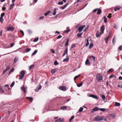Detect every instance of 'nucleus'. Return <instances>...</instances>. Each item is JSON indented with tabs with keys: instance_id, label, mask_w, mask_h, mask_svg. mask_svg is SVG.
I'll use <instances>...</instances> for the list:
<instances>
[{
	"instance_id": "29",
	"label": "nucleus",
	"mask_w": 122,
	"mask_h": 122,
	"mask_svg": "<svg viewBox=\"0 0 122 122\" xmlns=\"http://www.w3.org/2000/svg\"><path fill=\"white\" fill-rule=\"evenodd\" d=\"M82 34V33H78L77 34V36L78 38H81V35Z\"/></svg>"
},
{
	"instance_id": "16",
	"label": "nucleus",
	"mask_w": 122,
	"mask_h": 122,
	"mask_svg": "<svg viewBox=\"0 0 122 122\" xmlns=\"http://www.w3.org/2000/svg\"><path fill=\"white\" fill-rule=\"evenodd\" d=\"M90 64V61L89 60L87 59L85 61V64L86 65H89Z\"/></svg>"
},
{
	"instance_id": "42",
	"label": "nucleus",
	"mask_w": 122,
	"mask_h": 122,
	"mask_svg": "<svg viewBox=\"0 0 122 122\" xmlns=\"http://www.w3.org/2000/svg\"><path fill=\"white\" fill-rule=\"evenodd\" d=\"M99 110H100L101 111H103V112H104L106 111V109L105 108H99Z\"/></svg>"
},
{
	"instance_id": "6",
	"label": "nucleus",
	"mask_w": 122,
	"mask_h": 122,
	"mask_svg": "<svg viewBox=\"0 0 122 122\" xmlns=\"http://www.w3.org/2000/svg\"><path fill=\"white\" fill-rule=\"evenodd\" d=\"M63 119L59 118L58 119L56 120L55 121V122H63Z\"/></svg>"
},
{
	"instance_id": "33",
	"label": "nucleus",
	"mask_w": 122,
	"mask_h": 122,
	"mask_svg": "<svg viewBox=\"0 0 122 122\" xmlns=\"http://www.w3.org/2000/svg\"><path fill=\"white\" fill-rule=\"evenodd\" d=\"M115 106H119L120 105V104L119 103L117 102H115Z\"/></svg>"
},
{
	"instance_id": "19",
	"label": "nucleus",
	"mask_w": 122,
	"mask_h": 122,
	"mask_svg": "<svg viewBox=\"0 0 122 122\" xmlns=\"http://www.w3.org/2000/svg\"><path fill=\"white\" fill-rule=\"evenodd\" d=\"M67 30L65 31V33H68L70 31V30L69 28V27H67L66 28Z\"/></svg>"
},
{
	"instance_id": "13",
	"label": "nucleus",
	"mask_w": 122,
	"mask_h": 122,
	"mask_svg": "<svg viewBox=\"0 0 122 122\" xmlns=\"http://www.w3.org/2000/svg\"><path fill=\"white\" fill-rule=\"evenodd\" d=\"M105 29L104 26V25H103L101 26L100 28V30L102 32V33H103Z\"/></svg>"
},
{
	"instance_id": "43",
	"label": "nucleus",
	"mask_w": 122,
	"mask_h": 122,
	"mask_svg": "<svg viewBox=\"0 0 122 122\" xmlns=\"http://www.w3.org/2000/svg\"><path fill=\"white\" fill-rule=\"evenodd\" d=\"M38 40L39 38L38 37L36 38L33 41L34 42H36Z\"/></svg>"
},
{
	"instance_id": "62",
	"label": "nucleus",
	"mask_w": 122,
	"mask_h": 122,
	"mask_svg": "<svg viewBox=\"0 0 122 122\" xmlns=\"http://www.w3.org/2000/svg\"><path fill=\"white\" fill-rule=\"evenodd\" d=\"M108 40L109 39H108V38H105V42L106 43H107V42Z\"/></svg>"
},
{
	"instance_id": "25",
	"label": "nucleus",
	"mask_w": 122,
	"mask_h": 122,
	"mask_svg": "<svg viewBox=\"0 0 122 122\" xmlns=\"http://www.w3.org/2000/svg\"><path fill=\"white\" fill-rule=\"evenodd\" d=\"M21 90L24 92H26V89L25 87L24 86L22 87L21 88Z\"/></svg>"
},
{
	"instance_id": "60",
	"label": "nucleus",
	"mask_w": 122,
	"mask_h": 122,
	"mask_svg": "<svg viewBox=\"0 0 122 122\" xmlns=\"http://www.w3.org/2000/svg\"><path fill=\"white\" fill-rule=\"evenodd\" d=\"M119 49V50L121 51L122 50V45H121L118 48Z\"/></svg>"
},
{
	"instance_id": "57",
	"label": "nucleus",
	"mask_w": 122,
	"mask_h": 122,
	"mask_svg": "<svg viewBox=\"0 0 122 122\" xmlns=\"http://www.w3.org/2000/svg\"><path fill=\"white\" fill-rule=\"evenodd\" d=\"M112 14L111 13L109 14L107 16V17L109 18H110L112 17Z\"/></svg>"
},
{
	"instance_id": "34",
	"label": "nucleus",
	"mask_w": 122,
	"mask_h": 122,
	"mask_svg": "<svg viewBox=\"0 0 122 122\" xmlns=\"http://www.w3.org/2000/svg\"><path fill=\"white\" fill-rule=\"evenodd\" d=\"M14 5V3H13L10 5V10H11L12 8H13V7Z\"/></svg>"
},
{
	"instance_id": "37",
	"label": "nucleus",
	"mask_w": 122,
	"mask_h": 122,
	"mask_svg": "<svg viewBox=\"0 0 122 122\" xmlns=\"http://www.w3.org/2000/svg\"><path fill=\"white\" fill-rule=\"evenodd\" d=\"M82 84H83V82H81L80 84H77V86L78 87H80V86H82Z\"/></svg>"
},
{
	"instance_id": "49",
	"label": "nucleus",
	"mask_w": 122,
	"mask_h": 122,
	"mask_svg": "<svg viewBox=\"0 0 122 122\" xmlns=\"http://www.w3.org/2000/svg\"><path fill=\"white\" fill-rule=\"evenodd\" d=\"M80 76V75H79L78 76H75L74 78V80H75L78 77H79Z\"/></svg>"
},
{
	"instance_id": "63",
	"label": "nucleus",
	"mask_w": 122,
	"mask_h": 122,
	"mask_svg": "<svg viewBox=\"0 0 122 122\" xmlns=\"http://www.w3.org/2000/svg\"><path fill=\"white\" fill-rule=\"evenodd\" d=\"M51 52L53 53H55V51L53 49H51Z\"/></svg>"
},
{
	"instance_id": "35",
	"label": "nucleus",
	"mask_w": 122,
	"mask_h": 122,
	"mask_svg": "<svg viewBox=\"0 0 122 122\" xmlns=\"http://www.w3.org/2000/svg\"><path fill=\"white\" fill-rule=\"evenodd\" d=\"M10 66H6V68L5 70L6 71H7L8 70H9V69H10Z\"/></svg>"
},
{
	"instance_id": "30",
	"label": "nucleus",
	"mask_w": 122,
	"mask_h": 122,
	"mask_svg": "<svg viewBox=\"0 0 122 122\" xmlns=\"http://www.w3.org/2000/svg\"><path fill=\"white\" fill-rule=\"evenodd\" d=\"M56 10H58V9L57 8H55L54 9V13H53V14L54 15H55L56 14Z\"/></svg>"
},
{
	"instance_id": "54",
	"label": "nucleus",
	"mask_w": 122,
	"mask_h": 122,
	"mask_svg": "<svg viewBox=\"0 0 122 122\" xmlns=\"http://www.w3.org/2000/svg\"><path fill=\"white\" fill-rule=\"evenodd\" d=\"M15 45V44L14 43H11L10 44V46H11L10 47H8L9 48H11L12 47Z\"/></svg>"
},
{
	"instance_id": "44",
	"label": "nucleus",
	"mask_w": 122,
	"mask_h": 122,
	"mask_svg": "<svg viewBox=\"0 0 122 122\" xmlns=\"http://www.w3.org/2000/svg\"><path fill=\"white\" fill-rule=\"evenodd\" d=\"M3 18L0 17V21L2 23H3Z\"/></svg>"
},
{
	"instance_id": "56",
	"label": "nucleus",
	"mask_w": 122,
	"mask_h": 122,
	"mask_svg": "<svg viewBox=\"0 0 122 122\" xmlns=\"http://www.w3.org/2000/svg\"><path fill=\"white\" fill-rule=\"evenodd\" d=\"M76 47V45L75 44H74L72 45V46H71V49H72L74 47Z\"/></svg>"
},
{
	"instance_id": "58",
	"label": "nucleus",
	"mask_w": 122,
	"mask_h": 122,
	"mask_svg": "<svg viewBox=\"0 0 122 122\" xmlns=\"http://www.w3.org/2000/svg\"><path fill=\"white\" fill-rule=\"evenodd\" d=\"M115 117V116L114 114H112L111 115V117L113 118H114Z\"/></svg>"
},
{
	"instance_id": "22",
	"label": "nucleus",
	"mask_w": 122,
	"mask_h": 122,
	"mask_svg": "<svg viewBox=\"0 0 122 122\" xmlns=\"http://www.w3.org/2000/svg\"><path fill=\"white\" fill-rule=\"evenodd\" d=\"M114 71V69L113 68H112L109 69L107 71V73H109L112 72Z\"/></svg>"
},
{
	"instance_id": "10",
	"label": "nucleus",
	"mask_w": 122,
	"mask_h": 122,
	"mask_svg": "<svg viewBox=\"0 0 122 122\" xmlns=\"http://www.w3.org/2000/svg\"><path fill=\"white\" fill-rule=\"evenodd\" d=\"M89 96L90 97H91L92 98H94L95 99H97L98 98L95 95H92V94H91L90 95H89Z\"/></svg>"
},
{
	"instance_id": "41",
	"label": "nucleus",
	"mask_w": 122,
	"mask_h": 122,
	"mask_svg": "<svg viewBox=\"0 0 122 122\" xmlns=\"http://www.w3.org/2000/svg\"><path fill=\"white\" fill-rule=\"evenodd\" d=\"M86 41L87 43L86 44V47H87L89 45V42L88 39H87L86 40Z\"/></svg>"
},
{
	"instance_id": "53",
	"label": "nucleus",
	"mask_w": 122,
	"mask_h": 122,
	"mask_svg": "<svg viewBox=\"0 0 122 122\" xmlns=\"http://www.w3.org/2000/svg\"><path fill=\"white\" fill-rule=\"evenodd\" d=\"M20 32L21 33V34H22L23 35V36H22V37H23L24 35V33L23 31L21 30H20Z\"/></svg>"
},
{
	"instance_id": "15",
	"label": "nucleus",
	"mask_w": 122,
	"mask_h": 122,
	"mask_svg": "<svg viewBox=\"0 0 122 122\" xmlns=\"http://www.w3.org/2000/svg\"><path fill=\"white\" fill-rule=\"evenodd\" d=\"M120 9V7L118 6H116L114 8V10L115 11H116L117 10H119Z\"/></svg>"
},
{
	"instance_id": "3",
	"label": "nucleus",
	"mask_w": 122,
	"mask_h": 122,
	"mask_svg": "<svg viewBox=\"0 0 122 122\" xmlns=\"http://www.w3.org/2000/svg\"><path fill=\"white\" fill-rule=\"evenodd\" d=\"M85 25H83L82 26H80L79 27L78 29V32H81L83 28L85 27Z\"/></svg>"
},
{
	"instance_id": "28",
	"label": "nucleus",
	"mask_w": 122,
	"mask_h": 122,
	"mask_svg": "<svg viewBox=\"0 0 122 122\" xmlns=\"http://www.w3.org/2000/svg\"><path fill=\"white\" fill-rule=\"evenodd\" d=\"M93 46V43H90V45L89 46V48L90 49H91L92 48Z\"/></svg>"
},
{
	"instance_id": "47",
	"label": "nucleus",
	"mask_w": 122,
	"mask_h": 122,
	"mask_svg": "<svg viewBox=\"0 0 122 122\" xmlns=\"http://www.w3.org/2000/svg\"><path fill=\"white\" fill-rule=\"evenodd\" d=\"M54 64L55 65H57L58 64V62H57V61L56 60L54 62Z\"/></svg>"
},
{
	"instance_id": "9",
	"label": "nucleus",
	"mask_w": 122,
	"mask_h": 122,
	"mask_svg": "<svg viewBox=\"0 0 122 122\" xmlns=\"http://www.w3.org/2000/svg\"><path fill=\"white\" fill-rule=\"evenodd\" d=\"M101 32L99 31H97L96 34V36L97 37H98L101 36Z\"/></svg>"
},
{
	"instance_id": "2",
	"label": "nucleus",
	"mask_w": 122,
	"mask_h": 122,
	"mask_svg": "<svg viewBox=\"0 0 122 122\" xmlns=\"http://www.w3.org/2000/svg\"><path fill=\"white\" fill-rule=\"evenodd\" d=\"M103 119L102 117H96L94 119V121H101Z\"/></svg>"
},
{
	"instance_id": "45",
	"label": "nucleus",
	"mask_w": 122,
	"mask_h": 122,
	"mask_svg": "<svg viewBox=\"0 0 122 122\" xmlns=\"http://www.w3.org/2000/svg\"><path fill=\"white\" fill-rule=\"evenodd\" d=\"M101 97L103 99H105V96L103 95H101Z\"/></svg>"
},
{
	"instance_id": "59",
	"label": "nucleus",
	"mask_w": 122,
	"mask_h": 122,
	"mask_svg": "<svg viewBox=\"0 0 122 122\" xmlns=\"http://www.w3.org/2000/svg\"><path fill=\"white\" fill-rule=\"evenodd\" d=\"M24 76H23L22 75H20V76L19 77V79L20 80H21L23 78Z\"/></svg>"
},
{
	"instance_id": "38",
	"label": "nucleus",
	"mask_w": 122,
	"mask_h": 122,
	"mask_svg": "<svg viewBox=\"0 0 122 122\" xmlns=\"http://www.w3.org/2000/svg\"><path fill=\"white\" fill-rule=\"evenodd\" d=\"M37 50H35L33 52L32 54V56H33L34 55H35L37 52Z\"/></svg>"
},
{
	"instance_id": "24",
	"label": "nucleus",
	"mask_w": 122,
	"mask_h": 122,
	"mask_svg": "<svg viewBox=\"0 0 122 122\" xmlns=\"http://www.w3.org/2000/svg\"><path fill=\"white\" fill-rule=\"evenodd\" d=\"M26 98L29 100L30 102H31L32 101V98L31 97H26Z\"/></svg>"
},
{
	"instance_id": "12",
	"label": "nucleus",
	"mask_w": 122,
	"mask_h": 122,
	"mask_svg": "<svg viewBox=\"0 0 122 122\" xmlns=\"http://www.w3.org/2000/svg\"><path fill=\"white\" fill-rule=\"evenodd\" d=\"M68 48L67 47L65 50L64 52L63 55L62 56H65L66 54H67L68 52Z\"/></svg>"
},
{
	"instance_id": "61",
	"label": "nucleus",
	"mask_w": 122,
	"mask_h": 122,
	"mask_svg": "<svg viewBox=\"0 0 122 122\" xmlns=\"http://www.w3.org/2000/svg\"><path fill=\"white\" fill-rule=\"evenodd\" d=\"M114 27L115 29H117V26L115 24H114Z\"/></svg>"
},
{
	"instance_id": "18",
	"label": "nucleus",
	"mask_w": 122,
	"mask_h": 122,
	"mask_svg": "<svg viewBox=\"0 0 122 122\" xmlns=\"http://www.w3.org/2000/svg\"><path fill=\"white\" fill-rule=\"evenodd\" d=\"M4 92V91L3 90L2 88L0 85V92L1 93H3Z\"/></svg>"
},
{
	"instance_id": "17",
	"label": "nucleus",
	"mask_w": 122,
	"mask_h": 122,
	"mask_svg": "<svg viewBox=\"0 0 122 122\" xmlns=\"http://www.w3.org/2000/svg\"><path fill=\"white\" fill-rule=\"evenodd\" d=\"M68 5V3L66 4L65 5L61 7V8L62 9H64Z\"/></svg>"
},
{
	"instance_id": "64",
	"label": "nucleus",
	"mask_w": 122,
	"mask_h": 122,
	"mask_svg": "<svg viewBox=\"0 0 122 122\" xmlns=\"http://www.w3.org/2000/svg\"><path fill=\"white\" fill-rule=\"evenodd\" d=\"M62 37V36H61V35H59L57 37V38L58 39H59L60 38H61Z\"/></svg>"
},
{
	"instance_id": "48",
	"label": "nucleus",
	"mask_w": 122,
	"mask_h": 122,
	"mask_svg": "<svg viewBox=\"0 0 122 122\" xmlns=\"http://www.w3.org/2000/svg\"><path fill=\"white\" fill-rule=\"evenodd\" d=\"M34 67V66L33 65H32L30 66L29 67V70H31L32 69V68Z\"/></svg>"
},
{
	"instance_id": "23",
	"label": "nucleus",
	"mask_w": 122,
	"mask_h": 122,
	"mask_svg": "<svg viewBox=\"0 0 122 122\" xmlns=\"http://www.w3.org/2000/svg\"><path fill=\"white\" fill-rule=\"evenodd\" d=\"M31 50V49L30 48H27L25 50V52L26 53L30 51Z\"/></svg>"
},
{
	"instance_id": "40",
	"label": "nucleus",
	"mask_w": 122,
	"mask_h": 122,
	"mask_svg": "<svg viewBox=\"0 0 122 122\" xmlns=\"http://www.w3.org/2000/svg\"><path fill=\"white\" fill-rule=\"evenodd\" d=\"M18 58L17 57H15L14 60V63L18 61Z\"/></svg>"
},
{
	"instance_id": "5",
	"label": "nucleus",
	"mask_w": 122,
	"mask_h": 122,
	"mask_svg": "<svg viewBox=\"0 0 122 122\" xmlns=\"http://www.w3.org/2000/svg\"><path fill=\"white\" fill-rule=\"evenodd\" d=\"M99 109V108L97 107H96L94 108L92 110L91 112L92 113H93L94 112L96 111H98Z\"/></svg>"
},
{
	"instance_id": "36",
	"label": "nucleus",
	"mask_w": 122,
	"mask_h": 122,
	"mask_svg": "<svg viewBox=\"0 0 122 122\" xmlns=\"http://www.w3.org/2000/svg\"><path fill=\"white\" fill-rule=\"evenodd\" d=\"M83 108L82 107H80L79 108L78 112H81L83 111Z\"/></svg>"
},
{
	"instance_id": "26",
	"label": "nucleus",
	"mask_w": 122,
	"mask_h": 122,
	"mask_svg": "<svg viewBox=\"0 0 122 122\" xmlns=\"http://www.w3.org/2000/svg\"><path fill=\"white\" fill-rule=\"evenodd\" d=\"M20 74L21 75L24 76L25 74V71H22L20 72Z\"/></svg>"
},
{
	"instance_id": "55",
	"label": "nucleus",
	"mask_w": 122,
	"mask_h": 122,
	"mask_svg": "<svg viewBox=\"0 0 122 122\" xmlns=\"http://www.w3.org/2000/svg\"><path fill=\"white\" fill-rule=\"evenodd\" d=\"M5 13H2L0 15V17L3 18V16L5 15Z\"/></svg>"
},
{
	"instance_id": "46",
	"label": "nucleus",
	"mask_w": 122,
	"mask_h": 122,
	"mask_svg": "<svg viewBox=\"0 0 122 122\" xmlns=\"http://www.w3.org/2000/svg\"><path fill=\"white\" fill-rule=\"evenodd\" d=\"M63 3V1H61L59 2H58V4L60 5H62Z\"/></svg>"
},
{
	"instance_id": "8",
	"label": "nucleus",
	"mask_w": 122,
	"mask_h": 122,
	"mask_svg": "<svg viewBox=\"0 0 122 122\" xmlns=\"http://www.w3.org/2000/svg\"><path fill=\"white\" fill-rule=\"evenodd\" d=\"M90 58L91 61L94 62L95 61V57L93 56H90Z\"/></svg>"
},
{
	"instance_id": "7",
	"label": "nucleus",
	"mask_w": 122,
	"mask_h": 122,
	"mask_svg": "<svg viewBox=\"0 0 122 122\" xmlns=\"http://www.w3.org/2000/svg\"><path fill=\"white\" fill-rule=\"evenodd\" d=\"M41 88V86L40 84H39L37 87L36 88L35 90V92H37L40 90Z\"/></svg>"
},
{
	"instance_id": "11",
	"label": "nucleus",
	"mask_w": 122,
	"mask_h": 122,
	"mask_svg": "<svg viewBox=\"0 0 122 122\" xmlns=\"http://www.w3.org/2000/svg\"><path fill=\"white\" fill-rule=\"evenodd\" d=\"M14 28L12 26L10 27L7 29L8 31H12L14 30Z\"/></svg>"
},
{
	"instance_id": "51",
	"label": "nucleus",
	"mask_w": 122,
	"mask_h": 122,
	"mask_svg": "<svg viewBox=\"0 0 122 122\" xmlns=\"http://www.w3.org/2000/svg\"><path fill=\"white\" fill-rule=\"evenodd\" d=\"M103 18H104V22L105 23H106L107 22V18L105 16H104L103 17Z\"/></svg>"
},
{
	"instance_id": "50",
	"label": "nucleus",
	"mask_w": 122,
	"mask_h": 122,
	"mask_svg": "<svg viewBox=\"0 0 122 122\" xmlns=\"http://www.w3.org/2000/svg\"><path fill=\"white\" fill-rule=\"evenodd\" d=\"M74 118V116H72L71 117V118L70 119L69 122H71V120L73 119Z\"/></svg>"
},
{
	"instance_id": "52",
	"label": "nucleus",
	"mask_w": 122,
	"mask_h": 122,
	"mask_svg": "<svg viewBox=\"0 0 122 122\" xmlns=\"http://www.w3.org/2000/svg\"><path fill=\"white\" fill-rule=\"evenodd\" d=\"M15 82L13 81L12 83L10 85V86H11V87H13L15 84Z\"/></svg>"
},
{
	"instance_id": "14",
	"label": "nucleus",
	"mask_w": 122,
	"mask_h": 122,
	"mask_svg": "<svg viewBox=\"0 0 122 122\" xmlns=\"http://www.w3.org/2000/svg\"><path fill=\"white\" fill-rule=\"evenodd\" d=\"M58 70V69L57 68H56L54 69H52L51 70V73L52 74H54L55 72Z\"/></svg>"
},
{
	"instance_id": "20",
	"label": "nucleus",
	"mask_w": 122,
	"mask_h": 122,
	"mask_svg": "<svg viewBox=\"0 0 122 122\" xmlns=\"http://www.w3.org/2000/svg\"><path fill=\"white\" fill-rule=\"evenodd\" d=\"M67 108V106H63L61 107V109L64 110Z\"/></svg>"
},
{
	"instance_id": "39",
	"label": "nucleus",
	"mask_w": 122,
	"mask_h": 122,
	"mask_svg": "<svg viewBox=\"0 0 122 122\" xmlns=\"http://www.w3.org/2000/svg\"><path fill=\"white\" fill-rule=\"evenodd\" d=\"M51 12V11H48L47 12L45 13L44 14L45 15V16H46L48 14L50 13Z\"/></svg>"
},
{
	"instance_id": "31",
	"label": "nucleus",
	"mask_w": 122,
	"mask_h": 122,
	"mask_svg": "<svg viewBox=\"0 0 122 122\" xmlns=\"http://www.w3.org/2000/svg\"><path fill=\"white\" fill-rule=\"evenodd\" d=\"M69 39H67V41L65 43V46H67L68 45V42L69 41Z\"/></svg>"
},
{
	"instance_id": "27",
	"label": "nucleus",
	"mask_w": 122,
	"mask_h": 122,
	"mask_svg": "<svg viewBox=\"0 0 122 122\" xmlns=\"http://www.w3.org/2000/svg\"><path fill=\"white\" fill-rule=\"evenodd\" d=\"M102 12V10H101V9H98V11L97 12V14L98 15H99Z\"/></svg>"
},
{
	"instance_id": "4",
	"label": "nucleus",
	"mask_w": 122,
	"mask_h": 122,
	"mask_svg": "<svg viewBox=\"0 0 122 122\" xmlns=\"http://www.w3.org/2000/svg\"><path fill=\"white\" fill-rule=\"evenodd\" d=\"M59 89L62 91H65L67 90L66 87L65 86H60L59 87Z\"/></svg>"
},
{
	"instance_id": "32",
	"label": "nucleus",
	"mask_w": 122,
	"mask_h": 122,
	"mask_svg": "<svg viewBox=\"0 0 122 122\" xmlns=\"http://www.w3.org/2000/svg\"><path fill=\"white\" fill-rule=\"evenodd\" d=\"M116 40V38L115 36H114L112 39V42L113 43H115Z\"/></svg>"
},
{
	"instance_id": "21",
	"label": "nucleus",
	"mask_w": 122,
	"mask_h": 122,
	"mask_svg": "<svg viewBox=\"0 0 122 122\" xmlns=\"http://www.w3.org/2000/svg\"><path fill=\"white\" fill-rule=\"evenodd\" d=\"M69 60V59L68 58V55L67 56V58L66 59H63V61L64 62H67Z\"/></svg>"
},
{
	"instance_id": "1",
	"label": "nucleus",
	"mask_w": 122,
	"mask_h": 122,
	"mask_svg": "<svg viewBox=\"0 0 122 122\" xmlns=\"http://www.w3.org/2000/svg\"><path fill=\"white\" fill-rule=\"evenodd\" d=\"M102 76L100 74L97 75L96 76L97 79L98 81L102 80Z\"/></svg>"
}]
</instances>
